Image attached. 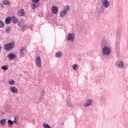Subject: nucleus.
<instances>
[{"label": "nucleus", "mask_w": 128, "mask_h": 128, "mask_svg": "<svg viewBox=\"0 0 128 128\" xmlns=\"http://www.w3.org/2000/svg\"><path fill=\"white\" fill-rule=\"evenodd\" d=\"M70 6H64V8H63V10L64 12H68V10H70Z\"/></svg>", "instance_id": "obj_20"}, {"label": "nucleus", "mask_w": 128, "mask_h": 128, "mask_svg": "<svg viewBox=\"0 0 128 128\" xmlns=\"http://www.w3.org/2000/svg\"><path fill=\"white\" fill-rule=\"evenodd\" d=\"M102 4L104 8H108L110 6V2L108 0H102Z\"/></svg>", "instance_id": "obj_7"}, {"label": "nucleus", "mask_w": 128, "mask_h": 128, "mask_svg": "<svg viewBox=\"0 0 128 128\" xmlns=\"http://www.w3.org/2000/svg\"><path fill=\"white\" fill-rule=\"evenodd\" d=\"M12 20L14 24H16L18 22V18L14 16H12Z\"/></svg>", "instance_id": "obj_22"}, {"label": "nucleus", "mask_w": 128, "mask_h": 128, "mask_svg": "<svg viewBox=\"0 0 128 128\" xmlns=\"http://www.w3.org/2000/svg\"><path fill=\"white\" fill-rule=\"evenodd\" d=\"M1 126H4L6 124V119H2L0 120Z\"/></svg>", "instance_id": "obj_23"}, {"label": "nucleus", "mask_w": 128, "mask_h": 128, "mask_svg": "<svg viewBox=\"0 0 128 128\" xmlns=\"http://www.w3.org/2000/svg\"><path fill=\"white\" fill-rule=\"evenodd\" d=\"M10 22H12V18L8 16L5 20V24H10Z\"/></svg>", "instance_id": "obj_16"}, {"label": "nucleus", "mask_w": 128, "mask_h": 128, "mask_svg": "<svg viewBox=\"0 0 128 128\" xmlns=\"http://www.w3.org/2000/svg\"><path fill=\"white\" fill-rule=\"evenodd\" d=\"M2 51V46H0V52Z\"/></svg>", "instance_id": "obj_34"}, {"label": "nucleus", "mask_w": 128, "mask_h": 128, "mask_svg": "<svg viewBox=\"0 0 128 128\" xmlns=\"http://www.w3.org/2000/svg\"><path fill=\"white\" fill-rule=\"evenodd\" d=\"M116 66L118 68H122L124 66V64L122 62V61H118L116 63Z\"/></svg>", "instance_id": "obj_14"}, {"label": "nucleus", "mask_w": 128, "mask_h": 128, "mask_svg": "<svg viewBox=\"0 0 128 128\" xmlns=\"http://www.w3.org/2000/svg\"><path fill=\"white\" fill-rule=\"evenodd\" d=\"M26 12H24V9L20 10L19 12H17V15L18 16H24Z\"/></svg>", "instance_id": "obj_13"}, {"label": "nucleus", "mask_w": 128, "mask_h": 128, "mask_svg": "<svg viewBox=\"0 0 128 128\" xmlns=\"http://www.w3.org/2000/svg\"><path fill=\"white\" fill-rule=\"evenodd\" d=\"M0 8H4V5H2V3H0Z\"/></svg>", "instance_id": "obj_33"}, {"label": "nucleus", "mask_w": 128, "mask_h": 128, "mask_svg": "<svg viewBox=\"0 0 128 128\" xmlns=\"http://www.w3.org/2000/svg\"><path fill=\"white\" fill-rule=\"evenodd\" d=\"M66 40H68V42H74V33L68 34L66 36Z\"/></svg>", "instance_id": "obj_3"}, {"label": "nucleus", "mask_w": 128, "mask_h": 128, "mask_svg": "<svg viewBox=\"0 0 128 128\" xmlns=\"http://www.w3.org/2000/svg\"><path fill=\"white\" fill-rule=\"evenodd\" d=\"M35 62L37 68H42V59L40 58V56H36L35 60Z\"/></svg>", "instance_id": "obj_4"}, {"label": "nucleus", "mask_w": 128, "mask_h": 128, "mask_svg": "<svg viewBox=\"0 0 128 128\" xmlns=\"http://www.w3.org/2000/svg\"><path fill=\"white\" fill-rule=\"evenodd\" d=\"M7 58H8L9 60H12L16 58V55L14 54L10 53L7 56Z\"/></svg>", "instance_id": "obj_10"}, {"label": "nucleus", "mask_w": 128, "mask_h": 128, "mask_svg": "<svg viewBox=\"0 0 128 128\" xmlns=\"http://www.w3.org/2000/svg\"><path fill=\"white\" fill-rule=\"evenodd\" d=\"M4 48L6 50H10L14 48V42H12L6 45H4Z\"/></svg>", "instance_id": "obj_2"}, {"label": "nucleus", "mask_w": 128, "mask_h": 128, "mask_svg": "<svg viewBox=\"0 0 128 128\" xmlns=\"http://www.w3.org/2000/svg\"><path fill=\"white\" fill-rule=\"evenodd\" d=\"M67 106L70 108H74V105L70 102H67Z\"/></svg>", "instance_id": "obj_26"}, {"label": "nucleus", "mask_w": 128, "mask_h": 128, "mask_svg": "<svg viewBox=\"0 0 128 128\" xmlns=\"http://www.w3.org/2000/svg\"><path fill=\"white\" fill-rule=\"evenodd\" d=\"M52 14H58V6H52Z\"/></svg>", "instance_id": "obj_11"}, {"label": "nucleus", "mask_w": 128, "mask_h": 128, "mask_svg": "<svg viewBox=\"0 0 128 128\" xmlns=\"http://www.w3.org/2000/svg\"><path fill=\"white\" fill-rule=\"evenodd\" d=\"M2 68L4 70H8V66H2Z\"/></svg>", "instance_id": "obj_27"}, {"label": "nucleus", "mask_w": 128, "mask_h": 128, "mask_svg": "<svg viewBox=\"0 0 128 128\" xmlns=\"http://www.w3.org/2000/svg\"><path fill=\"white\" fill-rule=\"evenodd\" d=\"M20 56L22 58L23 56H24V55L26 54V48L25 47H22L20 50Z\"/></svg>", "instance_id": "obj_9"}, {"label": "nucleus", "mask_w": 128, "mask_h": 128, "mask_svg": "<svg viewBox=\"0 0 128 128\" xmlns=\"http://www.w3.org/2000/svg\"><path fill=\"white\" fill-rule=\"evenodd\" d=\"M110 48L108 46L102 48V56H110Z\"/></svg>", "instance_id": "obj_1"}, {"label": "nucleus", "mask_w": 128, "mask_h": 128, "mask_svg": "<svg viewBox=\"0 0 128 128\" xmlns=\"http://www.w3.org/2000/svg\"><path fill=\"white\" fill-rule=\"evenodd\" d=\"M41 0H32V2H36V4H39Z\"/></svg>", "instance_id": "obj_30"}, {"label": "nucleus", "mask_w": 128, "mask_h": 128, "mask_svg": "<svg viewBox=\"0 0 128 128\" xmlns=\"http://www.w3.org/2000/svg\"><path fill=\"white\" fill-rule=\"evenodd\" d=\"M4 23L0 20V28H4Z\"/></svg>", "instance_id": "obj_28"}, {"label": "nucleus", "mask_w": 128, "mask_h": 128, "mask_svg": "<svg viewBox=\"0 0 128 128\" xmlns=\"http://www.w3.org/2000/svg\"><path fill=\"white\" fill-rule=\"evenodd\" d=\"M78 64H74V65L72 66V68L74 70H76V68H77Z\"/></svg>", "instance_id": "obj_32"}, {"label": "nucleus", "mask_w": 128, "mask_h": 128, "mask_svg": "<svg viewBox=\"0 0 128 128\" xmlns=\"http://www.w3.org/2000/svg\"><path fill=\"white\" fill-rule=\"evenodd\" d=\"M2 4H4V6H10V2L8 0H3Z\"/></svg>", "instance_id": "obj_18"}, {"label": "nucleus", "mask_w": 128, "mask_h": 128, "mask_svg": "<svg viewBox=\"0 0 128 128\" xmlns=\"http://www.w3.org/2000/svg\"><path fill=\"white\" fill-rule=\"evenodd\" d=\"M8 124H10V126H12L14 124V122L11 120H8Z\"/></svg>", "instance_id": "obj_29"}, {"label": "nucleus", "mask_w": 128, "mask_h": 128, "mask_svg": "<svg viewBox=\"0 0 128 128\" xmlns=\"http://www.w3.org/2000/svg\"><path fill=\"white\" fill-rule=\"evenodd\" d=\"M108 42L106 40L105 38L102 39V48H104V46H108Z\"/></svg>", "instance_id": "obj_15"}, {"label": "nucleus", "mask_w": 128, "mask_h": 128, "mask_svg": "<svg viewBox=\"0 0 128 128\" xmlns=\"http://www.w3.org/2000/svg\"><path fill=\"white\" fill-rule=\"evenodd\" d=\"M9 90L12 92V94H18V88L12 86H10Z\"/></svg>", "instance_id": "obj_6"}, {"label": "nucleus", "mask_w": 128, "mask_h": 128, "mask_svg": "<svg viewBox=\"0 0 128 128\" xmlns=\"http://www.w3.org/2000/svg\"><path fill=\"white\" fill-rule=\"evenodd\" d=\"M91 12H92V11Z\"/></svg>", "instance_id": "obj_35"}, {"label": "nucleus", "mask_w": 128, "mask_h": 128, "mask_svg": "<svg viewBox=\"0 0 128 128\" xmlns=\"http://www.w3.org/2000/svg\"><path fill=\"white\" fill-rule=\"evenodd\" d=\"M13 122V124H18V121H16V118H14V120Z\"/></svg>", "instance_id": "obj_31"}, {"label": "nucleus", "mask_w": 128, "mask_h": 128, "mask_svg": "<svg viewBox=\"0 0 128 128\" xmlns=\"http://www.w3.org/2000/svg\"><path fill=\"white\" fill-rule=\"evenodd\" d=\"M6 32L7 34H10V26L6 27Z\"/></svg>", "instance_id": "obj_25"}, {"label": "nucleus", "mask_w": 128, "mask_h": 128, "mask_svg": "<svg viewBox=\"0 0 128 128\" xmlns=\"http://www.w3.org/2000/svg\"><path fill=\"white\" fill-rule=\"evenodd\" d=\"M66 14H68V12L62 10L60 13V16H61V18H64V16H65Z\"/></svg>", "instance_id": "obj_19"}, {"label": "nucleus", "mask_w": 128, "mask_h": 128, "mask_svg": "<svg viewBox=\"0 0 128 128\" xmlns=\"http://www.w3.org/2000/svg\"><path fill=\"white\" fill-rule=\"evenodd\" d=\"M43 126L44 128H52V127L46 123H44L43 124Z\"/></svg>", "instance_id": "obj_24"}, {"label": "nucleus", "mask_w": 128, "mask_h": 128, "mask_svg": "<svg viewBox=\"0 0 128 128\" xmlns=\"http://www.w3.org/2000/svg\"><path fill=\"white\" fill-rule=\"evenodd\" d=\"M92 106V100L88 99L86 101V102L84 104V108H88V106Z\"/></svg>", "instance_id": "obj_8"}, {"label": "nucleus", "mask_w": 128, "mask_h": 128, "mask_svg": "<svg viewBox=\"0 0 128 128\" xmlns=\"http://www.w3.org/2000/svg\"><path fill=\"white\" fill-rule=\"evenodd\" d=\"M62 52L59 51L56 52V58H62Z\"/></svg>", "instance_id": "obj_17"}, {"label": "nucleus", "mask_w": 128, "mask_h": 128, "mask_svg": "<svg viewBox=\"0 0 128 128\" xmlns=\"http://www.w3.org/2000/svg\"><path fill=\"white\" fill-rule=\"evenodd\" d=\"M38 6H40V3L32 2L31 4V8L32 10H36V8H38Z\"/></svg>", "instance_id": "obj_12"}, {"label": "nucleus", "mask_w": 128, "mask_h": 128, "mask_svg": "<svg viewBox=\"0 0 128 128\" xmlns=\"http://www.w3.org/2000/svg\"><path fill=\"white\" fill-rule=\"evenodd\" d=\"M8 82L10 86H14V84L16 82H14V80L12 79H10L8 81Z\"/></svg>", "instance_id": "obj_21"}, {"label": "nucleus", "mask_w": 128, "mask_h": 128, "mask_svg": "<svg viewBox=\"0 0 128 128\" xmlns=\"http://www.w3.org/2000/svg\"><path fill=\"white\" fill-rule=\"evenodd\" d=\"M18 26L20 28H21L23 30H26L27 28H28V26L24 24V20H22L20 22L18 23Z\"/></svg>", "instance_id": "obj_5"}]
</instances>
